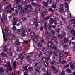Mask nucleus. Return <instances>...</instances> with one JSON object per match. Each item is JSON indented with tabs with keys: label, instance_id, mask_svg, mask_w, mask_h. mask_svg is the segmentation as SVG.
I'll list each match as a JSON object with an SVG mask.
<instances>
[{
	"label": "nucleus",
	"instance_id": "4",
	"mask_svg": "<svg viewBox=\"0 0 75 75\" xmlns=\"http://www.w3.org/2000/svg\"><path fill=\"white\" fill-rule=\"evenodd\" d=\"M50 58V57L48 56L47 57H43L41 59V60L44 62H45L46 61H48Z\"/></svg>",
	"mask_w": 75,
	"mask_h": 75
},
{
	"label": "nucleus",
	"instance_id": "50",
	"mask_svg": "<svg viewBox=\"0 0 75 75\" xmlns=\"http://www.w3.org/2000/svg\"><path fill=\"white\" fill-rule=\"evenodd\" d=\"M33 68L32 67H29V68H28V70H29V71H32V70H33Z\"/></svg>",
	"mask_w": 75,
	"mask_h": 75
},
{
	"label": "nucleus",
	"instance_id": "8",
	"mask_svg": "<svg viewBox=\"0 0 75 75\" xmlns=\"http://www.w3.org/2000/svg\"><path fill=\"white\" fill-rule=\"evenodd\" d=\"M45 11L43 12V13L42 14L43 17H44V14H45V13H47V9L45 8Z\"/></svg>",
	"mask_w": 75,
	"mask_h": 75
},
{
	"label": "nucleus",
	"instance_id": "16",
	"mask_svg": "<svg viewBox=\"0 0 75 75\" xmlns=\"http://www.w3.org/2000/svg\"><path fill=\"white\" fill-rule=\"evenodd\" d=\"M38 45L39 47H40L41 48L42 47V44L41 43H39L37 44Z\"/></svg>",
	"mask_w": 75,
	"mask_h": 75
},
{
	"label": "nucleus",
	"instance_id": "15",
	"mask_svg": "<svg viewBox=\"0 0 75 75\" xmlns=\"http://www.w3.org/2000/svg\"><path fill=\"white\" fill-rule=\"evenodd\" d=\"M57 51L59 52H61V53H63L64 52V50H60L59 49H57Z\"/></svg>",
	"mask_w": 75,
	"mask_h": 75
},
{
	"label": "nucleus",
	"instance_id": "54",
	"mask_svg": "<svg viewBox=\"0 0 75 75\" xmlns=\"http://www.w3.org/2000/svg\"><path fill=\"white\" fill-rule=\"evenodd\" d=\"M46 75H51V73L49 71H46Z\"/></svg>",
	"mask_w": 75,
	"mask_h": 75
},
{
	"label": "nucleus",
	"instance_id": "36",
	"mask_svg": "<svg viewBox=\"0 0 75 75\" xmlns=\"http://www.w3.org/2000/svg\"><path fill=\"white\" fill-rule=\"evenodd\" d=\"M35 70L36 71H40V67H36L35 68Z\"/></svg>",
	"mask_w": 75,
	"mask_h": 75
},
{
	"label": "nucleus",
	"instance_id": "39",
	"mask_svg": "<svg viewBox=\"0 0 75 75\" xmlns=\"http://www.w3.org/2000/svg\"><path fill=\"white\" fill-rule=\"evenodd\" d=\"M26 58H28V59H27V61H29L30 59H29L30 58V56L28 55H27L26 56Z\"/></svg>",
	"mask_w": 75,
	"mask_h": 75
},
{
	"label": "nucleus",
	"instance_id": "26",
	"mask_svg": "<svg viewBox=\"0 0 75 75\" xmlns=\"http://www.w3.org/2000/svg\"><path fill=\"white\" fill-rule=\"evenodd\" d=\"M3 70H5L4 69V67H0V75L1 74V72L2 71H3Z\"/></svg>",
	"mask_w": 75,
	"mask_h": 75
},
{
	"label": "nucleus",
	"instance_id": "5",
	"mask_svg": "<svg viewBox=\"0 0 75 75\" xmlns=\"http://www.w3.org/2000/svg\"><path fill=\"white\" fill-rule=\"evenodd\" d=\"M70 64L72 69H75V62H74L73 63L71 62Z\"/></svg>",
	"mask_w": 75,
	"mask_h": 75
},
{
	"label": "nucleus",
	"instance_id": "51",
	"mask_svg": "<svg viewBox=\"0 0 75 75\" xmlns=\"http://www.w3.org/2000/svg\"><path fill=\"white\" fill-rule=\"evenodd\" d=\"M6 8H4V9H3V11L4 13H5L6 12Z\"/></svg>",
	"mask_w": 75,
	"mask_h": 75
},
{
	"label": "nucleus",
	"instance_id": "25",
	"mask_svg": "<svg viewBox=\"0 0 75 75\" xmlns=\"http://www.w3.org/2000/svg\"><path fill=\"white\" fill-rule=\"evenodd\" d=\"M44 65L46 67H48V62L47 61L45 62L44 63Z\"/></svg>",
	"mask_w": 75,
	"mask_h": 75
},
{
	"label": "nucleus",
	"instance_id": "52",
	"mask_svg": "<svg viewBox=\"0 0 75 75\" xmlns=\"http://www.w3.org/2000/svg\"><path fill=\"white\" fill-rule=\"evenodd\" d=\"M55 63H56V62L55 61H52L51 62V64L52 65H54V64H55Z\"/></svg>",
	"mask_w": 75,
	"mask_h": 75
},
{
	"label": "nucleus",
	"instance_id": "59",
	"mask_svg": "<svg viewBox=\"0 0 75 75\" xmlns=\"http://www.w3.org/2000/svg\"><path fill=\"white\" fill-rule=\"evenodd\" d=\"M65 74L64 71H63L61 73L60 75H64Z\"/></svg>",
	"mask_w": 75,
	"mask_h": 75
},
{
	"label": "nucleus",
	"instance_id": "35",
	"mask_svg": "<svg viewBox=\"0 0 75 75\" xmlns=\"http://www.w3.org/2000/svg\"><path fill=\"white\" fill-rule=\"evenodd\" d=\"M4 47H5L4 49V51H5V52H7V48L6 47V45H4Z\"/></svg>",
	"mask_w": 75,
	"mask_h": 75
},
{
	"label": "nucleus",
	"instance_id": "56",
	"mask_svg": "<svg viewBox=\"0 0 75 75\" xmlns=\"http://www.w3.org/2000/svg\"><path fill=\"white\" fill-rule=\"evenodd\" d=\"M68 3H65V8H68Z\"/></svg>",
	"mask_w": 75,
	"mask_h": 75
},
{
	"label": "nucleus",
	"instance_id": "30",
	"mask_svg": "<svg viewBox=\"0 0 75 75\" xmlns=\"http://www.w3.org/2000/svg\"><path fill=\"white\" fill-rule=\"evenodd\" d=\"M1 55L3 57H6V54H5V53L4 52H3L1 53Z\"/></svg>",
	"mask_w": 75,
	"mask_h": 75
},
{
	"label": "nucleus",
	"instance_id": "3",
	"mask_svg": "<svg viewBox=\"0 0 75 75\" xmlns=\"http://www.w3.org/2000/svg\"><path fill=\"white\" fill-rule=\"evenodd\" d=\"M34 21H35L34 23V25H36V27H37L38 25V23H40V21H38L37 18H35L34 19Z\"/></svg>",
	"mask_w": 75,
	"mask_h": 75
},
{
	"label": "nucleus",
	"instance_id": "63",
	"mask_svg": "<svg viewBox=\"0 0 75 75\" xmlns=\"http://www.w3.org/2000/svg\"><path fill=\"white\" fill-rule=\"evenodd\" d=\"M62 35L63 37H65L66 36V33L64 32H63Z\"/></svg>",
	"mask_w": 75,
	"mask_h": 75
},
{
	"label": "nucleus",
	"instance_id": "40",
	"mask_svg": "<svg viewBox=\"0 0 75 75\" xmlns=\"http://www.w3.org/2000/svg\"><path fill=\"white\" fill-rule=\"evenodd\" d=\"M58 70H57V69H54L53 71V72L54 73H58Z\"/></svg>",
	"mask_w": 75,
	"mask_h": 75
},
{
	"label": "nucleus",
	"instance_id": "64",
	"mask_svg": "<svg viewBox=\"0 0 75 75\" xmlns=\"http://www.w3.org/2000/svg\"><path fill=\"white\" fill-rule=\"evenodd\" d=\"M28 7L29 8H32V6L31 5H28Z\"/></svg>",
	"mask_w": 75,
	"mask_h": 75
},
{
	"label": "nucleus",
	"instance_id": "55",
	"mask_svg": "<svg viewBox=\"0 0 75 75\" xmlns=\"http://www.w3.org/2000/svg\"><path fill=\"white\" fill-rule=\"evenodd\" d=\"M56 27V26H55L54 25H52L51 26L52 28H55Z\"/></svg>",
	"mask_w": 75,
	"mask_h": 75
},
{
	"label": "nucleus",
	"instance_id": "2",
	"mask_svg": "<svg viewBox=\"0 0 75 75\" xmlns=\"http://www.w3.org/2000/svg\"><path fill=\"white\" fill-rule=\"evenodd\" d=\"M6 67L7 69H6V72H8V70L10 69V62H8L6 64Z\"/></svg>",
	"mask_w": 75,
	"mask_h": 75
},
{
	"label": "nucleus",
	"instance_id": "1",
	"mask_svg": "<svg viewBox=\"0 0 75 75\" xmlns=\"http://www.w3.org/2000/svg\"><path fill=\"white\" fill-rule=\"evenodd\" d=\"M17 9L18 10H21L22 11H25V10L24 8H22V7H21V6L17 4L16 5Z\"/></svg>",
	"mask_w": 75,
	"mask_h": 75
},
{
	"label": "nucleus",
	"instance_id": "46",
	"mask_svg": "<svg viewBox=\"0 0 75 75\" xmlns=\"http://www.w3.org/2000/svg\"><path fill=\"white\" fill-rule=\"evenodd\" d=\"M43 4L46 7H48V5L47 3L46 2H44Z\"/></svg>",
	"mask_w": 75,
	"mask_h": 75
},
{
	"label": "nucleus",
	"instance_id": "27",
	"mask_svg": "<svg viewBox=\"0 0 75 75\" xmlns=\"http://www.w3.org/2000/svg\"><path fill=\"white\" fill-rule=\"evenodd\" d=\"M59 10L60 11V12H64V9L63 8H59Z\"/></svg>",
	"mask_w": 75,
	"mask_h": 75
},
{
	"label": "nucleus",
	"instance_id": "18",
	"mask_svg": "<svg viewBox=\"0 0 75 75\" xmlns=\"http://www.w3.org/2000/svg\"><path fill=\"white\" fill-rule=\"evenodd\" d=\"M50 23L51 24H52L54 23V19L53 18L50 19Z\"/></svg>",
	"mask_w": 75,
	"mask_h": 75
},
{
	"label": "nucleus",
	"instance_id": "24",
	"mask_svg": "<svg viewBox=\"0 0 75 75\" xmlns=\"http://www.w3.org/2000/svg\"><path fill=\"white\" fill-rule=\"evenodd\" d=\"M32 4L33 5V6H35V7L38 6V4H36L34 2H33L32 3Z\"/></svg>",
	"mask_w": 75,
	"mask_h": 75
},
{
	"label": "nucleus",
	"instance_id": "38",
	"mask_svg": "<svg viewBox=\"0 0 75 75\" xmlns=\"http://www.w3.org/2000/svg\"><path fill=\"white\" fill-rule=\"evenodd\" d=\"M53 54L54 55H55V56H58V53H57V52H53Z\"/></svg>",
	"mask_w": 75,
	"mask_h": 75
},
{
	"label": "nucleus",
	"instance_id": "53",
	"mask_svg": "<svg viewBox=\"0 0 75 75\" xmlns=\"http://www.w3.org/2000/svg\"><path fill=\"white\" fill-rule=\"evenodd\" d=\"M14 3H16V4H19L20 2L17 0H16L14 1Z\"/></svg>",
	"mask_w": 75,
	"mask_h": 75
},
{
	"label": "nucleus",
	"instance_id": "31",
	"mask_svg": "<svg viewBox=\"0 0 75 75\" xmlns=\"http://www.w3.org/2000/svg\"><path fill=\"white\" fill-rule=\"evenodd\" d=\"M38 63L37 62H35L33 63L32 65L33 67H35V66H37V65H38Z\"/></svg>",
	"mask_w": 75,
	"mask_h": 75
},
{
	"label": "nucleus",
	"instance_id": "17",
	"mask_svg": "<svg viewBox=\"0 0 75 75\" xmlns=\"http://www.w3.org/2000/svg\"><path fill=\"white\" fill-rule=\"evenodd\" d=\"M60 29L59 28H56L55 29V31L56 32H57V33H59L60 32Z\"/></svg>",
	"mask_w": 75,
	"mask_h": 75
},
{
	"label": "nucleus",
	"instance_id": "49",
	"mask_svg": "<svg viewBox=\"0 0 75 75\" xmlns=\"http://www.w3.org/2000/svg\"><path fill=\"white\" fill-rule=\"evenodd\" d=\"M13 20L16 23L17 22V21H18L17 19L16 18H13Z\"/></svg>",
	"mask_w": 75,
	"mask_h": 75
},
{
	"label": "nucleus",
	"instance_id": "20",
	"mask_svg": "<svg viewBox=\"0 0 75 75\" xmlns=\"http://www.w3.org/2000/svg\"><path fill=\"white\" fill-rule=\"evenodd\" d=\"M50 34H51V35H55V31H53V30H52L50 32Z\"/></svg>",
	"mask_w": 75,
	"mask_h": 75
},
{
	"label": "nucleus",
	"instance_id": "33",
	"mask_svg": "<svg viewBox=\"0 0 75 75\" xmlns=\"http://www.w3.org/2000/svg\"><path fill=\"white\" fill-rule=\"evenodd\" d=\"M22 33H25L27 32V30H25L24 28H22Z\"/></svg>",
	"mask_w": 75,
	"mask_h": 75
},
{
	"label": "nucleus",
	"instance_id": "45",
	"mask_svg": "<svg viewBox=\"0 0 75 75\" xmlns=\"http://www.w3.org/2000/svg\"><path fill=\"white\" fill-rule=\"evenodd\" d=\"M59 56L60 57H64V55L61 53H60L59 54Z\"/></svg>",
	"mask_w": 75,
	"mask_h": 75
},
{
	"label": "nucleus",
	"instance_id": "32",
	"mask_svg": "<svg viewBox=\"0 0 75 75\" xmlns=\"http://www.w3.org/2000/svg\"><path fill=\"white\" fill-rule=\"evenodd\" d=\"M48 28V30H51V25L49 24L47 25Z\"/></svg>",
	"mask_w": 75,
	"mask_h": 75
},
{
	"label": "nucleus",
	"instance_id": "34",
	"mask_svg": "<svg viewBox=\"0 0 75 75\" xmlns=\"http://www.w3.org/2000/svg\"><path fill=\"white\" fill-rule=\"evenodd\" d=\"M47 3L48 4H50L52 3V0H47Z\"/></svg>",
	"mask_w": 75,
	"mask_h": 75
},
{
	"label": "nucleus",
	"instance_id": "37",
	"mask_svg": "<svg viewBox=\"0 0 75 75\" xmlns=\"http://www.w3.org/2000/svg\"><path fill=\"white\" fill-rule=\"evenodd\" d=\"M20 42L19 41H16L15 43V45H19L20 44Z\"/></svg>",
	"mask_w": 75,
	"mask_h": 75
},
{
	"label": "nucleus",
	"instance_id": "14",
	"mask_svg": "<svg viewBox=\"0 0 75 75\" xmlns=\"http://www.w3.org/2000/svg\"><path fill=\"white\" fill-rule=\"evenodd\" d=\"M64 42H65V43H67L68 41V38H64Z\"/></svg>",
	"mask_w": 75,
	"mask_h": 75
},
{
	"label": "nucleus",
	"instance_id": "19",
	"mask_svg": "<svg viewBox=\"0 0 75 75\" xmlns=\"http://www.w3.org/2000/svg\"><path fill=\"white\" fill-rule=\"evenodd\" d=\"M42 51L43 52H45L47 51V48L45 47H44L42 49Z\"/></svg>",
	"mask_w": 75,
	"mask_h": 75
},
{
	"label": "nucleus",
	"instance_id": "47",
	"mask_svg": "<svg viewBox=\"0 0 75 75\" xmlns=\"http://www.w3.org/2000/svg\"><path fill=\"white\" fill-rule=\"evenodd\" d=\"M71 33H73L74 31V29L73 28H71L70 29Z\"/></svg>",
	"mask_w": 75,
	"mask_h": 75
},
{
	"label": "nucleus",
	"instance_id": "41",
	"mask_svg": "<svg viewBox=\"0 0 75 75\" xmlns=\"http://www.w3.org/2000/svg\"><path fill=\"white\" fill-rule=\"evenodd\" d=\"M33 40L35 42H37V41H38V39L36 38L35 37L33 38Z\"/></svg>",
	"mask_w": 75,
	"mask_h": 75
},
{
	"label": "nucleus",
	"instance_id": "58",
	"mask_svg": "<svg viewBox=\"0 0 75 75\" xmlns=\"http://www.w3.org/2000/svg\"><path fill=\"white\" fill-rule=\"evenodd\" d=\"M10 8L11 10H12V11H14V8H13L11 7V4L10 5Z\"/></svg>",
	"mask_w": 75,
	"mask_h": 75
},
{
	"label": "nucleus",
	"instance_id": "23",
	"mask_svg": "<svg viewBox=\"0 0 75 75\" xmlns=\"http://www.w3.org/2000/svg\"><path fill=\"white\" fill-rule=\"evenodd\" d=\"M32 36V37H34L35 35V33L32 32H31V34H30Z\"/></svg>",
	"mask_w": 75,
	"mask_h": 75
},
{
	"label": "nucleus",
	"instance_id": "29",
	"mask_svg": "<svg viewBox=\"0 0 75 75\" xmlns=\"http://www.w3.org/2000/svg\"><path fill=\"white\" fill-rule=\"evenodd\" d=\"M21 37H24L25 36V33L22 32L21 34Z\"/></svg>",
	"mask_w": 75,
	"mask_h": 75
},
{
	"label": "nucleus",
	"instance_id": "57",
	"mask_svg": "<svg viewBox=\"0 0 75 75\" xmlns=\"http://www.w3.org/2000/svg\"><path fill=\"white\" fill-rule=\"evenodd\" d=\"M15 11L16 12V14H19V11H18L17 10H15Z\"/></svg>",
	"mask_w": 75,
	"mask_h": 75
},
{
	"label": "nucleus",
	"instance_id": "28",
	"mask_svg": "<svg viewBox=\"0 0 75 75\" xmlns=\"http://www.w3.org/2000/svg\"><path fill=\"white\" fill-rule=\"evenodd\" d=\"M40 10V8H36L35 9V12L36 13H38Z\"/></svg>",
	"mask_w": 75,
	"mask_h": 75
},
{
	"label": "nucleus",
	"instance_id": "22",
	"mask_svg": "<svg viewBox=\"0 0 75 75\" xmlns=\"http://www.w3.org/2000/svg\"><path fill=\"white\" fill-rule=\"evenodd\" d=\"M52 38L53 40H54V41H56L57 40V38L55 36H52Z\"/></svg>",
	"mask_w": 75,
	"mask_h": 75
},
{
	"label": "nucleus",
	"instance_id": "7",
	"mask_svg": "<svg viewBox=\"0 0 75 75\" xmlns=\"http://www.w3.org/2000/svg\"><path fill=\"white\" fill-rule=\"evenodd\" d=\"M22 50V47L19 46L17 48L16 51L17 52H20Z\"/></svg>",
	"mask_w": 75,
	"mask_h": 75
},
{
	"label": "nucleus",
	"instance_id": "60",
	"mask_svg": "<svg viewBox=\"0 0 75 75\" xmlns=\"http://www.w3.org/2000/svg\"><path fill=\"white\" fill-rule=\"evenodd\" d=\"M44 29V27L42 26H41L40 28V29L41 31H42Z\"/></svg>",
	"mask_w": 75,
	"mask_h": 75
},
{
	"label": "nucleus",
	"instance_id": "48",
	"mask_svg": "<svg viewBox=\"0 0 75 75\" xmlns=\"http://www.w3.org/2000/svg\"><path fill=\"white\" fill-rule=\"evenodd\" d=\"M49 34V32H48L47 31L45 32V35H48Z\"/></svg>",
	"mask_w": 75,
	"mask_h": 75
},
{
	"label": "nucleus",
	"instance_id": "61",
	"mask_svg": "<svg viewBox=\"0 0 75 75\" xmlns=\"http://www.w3.org/2000/svg\"><path fill=\"white\" fill-rule=\"evenodd\" d=\"M50 16H47L46 18H45V19L46 20H48V19H50Z\"/></svg>",
	"mask_w": 75,
	"mask_h": 75
},
{
	"label": "nucleus",
	"instance_id": "44",
	"mask_svg": "<svg viewBox=\"0 0 75 75\" xmlns=\"http://www.w3.org/2000/svg\"><path fill=\"white\" fill-rule=\"evenodd\" d=\"M12 29L13 30V31H16V28L14 26H13L12 28Z\"/></svg>",
	"mask_w": 75,
	"mask_h": 75
},
{
	"label": "nucleus",
	"instance_id": "11",
	"mask_svg": "<svg viewBox=\"0 0 75 75\" xmlns=\"http://www.w3.org/2000/svg\"><path fill=\"white\" fill-rule=\"evenodd\" d=\"M2 17L3 18H4L5 20H7V17L5 16V13H3Z\"/></svg>",
	"mask_w": 75,
	"mask_h": 75
},
{
	"label": "nucleus",
	"instance_id": "9",
	"mask_svg": "<svg viewBox=\"0 0 75 75\" xmlns=\"http://www.w3.org/2000/svg\"><path fill=\"white\" fill-rule=\"evenodd\" d=\"M52 45H53V44H52V42L50 41V42H48V45L49 47H52Z\"/></svg>",
	"mask_w": 75,
	"mask_h": 75
},
{
	"label": "nucleus",
	"instance_id": "43",
	"mask_svg": "<svg viewBox=\"0 0 75 75\" xmlns=\"http://www.w3.org/2000/svg\"><path fill=\"white\" fill-rule=\"evenodd\" d=\"M67 72H68V73H71V70H70V69H67Z\"/></svg>",
	"mask_w": 75,
	"mask_h": 75
},
{
	"label": "nucleus",
	"instance_id": "10",
	"mask_svg": "<svg viewBox=\"0 0 75 75\" xmlns=\"http://www.w3.org/2000/svg\"><path fill=\"white\" fill-rule=\"evenodd\" d=\"M64 58H62L59 59V62L60 63V64H62V63L64 62Z\"/></svg>",
	"mask_w": 75,
	"mask_h": 75
},
{
	"label": "nucleus",
	"instance_id": "42",
	"mask_svg": "<svg viewBox=\"0 0 75 75\" xmlns=\"http://www.w3.org/2000/svg\"><path fill=\"white\" fill-rule=\"evenodd\" d=\"M47 40L48 41V42H49L50 41H51V39L49 37H48L47 38Z\"/></svg>",
	"mask_w": 75,
	"mask_h": 75
},
{
	"label": "nucleus",
	"instance_id": "6",
	"mask_svg": "<svg viewBox=\"0 0 75 75\" xmlns=\"http://www.w3.org/2000/svg\"><path fill=\"white\" fill-rule=\"evenodd\" d=\"M2 31L4 37V41H7V38L6 37V36H5V33H4L3 31V29H2Z\"/></svg>",
	"mask_w": 75,
	"mask_h": 75
},
{
	"label": "nucleus",
	"instance_id": "21",
	"mask_svg": "<svg viewBox=\"0 0 75 75\" xmlns=\"http://www.w3.org/2000/svg\"><path fill=\"white\" fill-rule=\"evenodd\" d=\"M58 36L59 38H60V39H62V38H63L62 35H61L60 34H58Z\"/></svg>",
	"mask_w": 75,
	"mask_h": 75
},
{
	"label": "nucleus",
	"instance_id": "62",
	"mask_svg": "<svg viewBox=\"0 0 75 75\" xmlns=\"http://www.w3.org/2000/svg\"><path fill=\"white\" fill-rule=\"evenodd\" d=\"M4 71H2V75H6V74H5V72H4V70H3Z\"/></svg>",
	"mask_w": 75,
	"mask_h": 75
},
{
	"label": "nucleus",
	"instance_id": "13",
	"mask_svg": "<svg viewBox=\"0 0 75 75\" xmlns=\"http://www.w3.org/2000/svg\"><path fill=\"white\" fill-rule=\"evenodd\" d=\"M24 7L25 8H24L25 10V11H22L23 12V13H25V11H26V10H28V5H25L24 6Z\"/></svg>",
	"mask_w": 75,
	"mask_h": 75
},
{
	"label": "nucleus",
	"instance_id": "12",
	"mask_svg": "<svg viewBox=\"0 0 75 75\" xmlns=\"http://www.w3.org/2000/svg\"><path fill=\"white\" fill-rule=\"evenodd\" d=\"M5 31L6 33V34L8 36H10V34L8 33V30H7V29L5 28Z\"/></svg>",
	"mask_w": 75,
	"mask_h": 75
}]
</instances>
